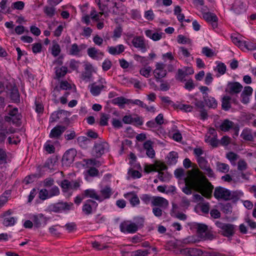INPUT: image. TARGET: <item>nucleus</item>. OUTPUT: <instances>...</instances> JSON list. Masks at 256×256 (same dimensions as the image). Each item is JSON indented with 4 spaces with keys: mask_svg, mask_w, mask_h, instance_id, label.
I'll return each mask as SVG.
<instances>
[{
    "mask_svg": "<svg viewBox=\"0 0 256 256\" xmlns=\"http://www.w3.org/2000/svg\"><path fill=\"white\" fill-rule=\"evenodd\" d=\"M42 45L40 43H36L32 46V50L34 54L40 52L42 50Z\"/></svg>",
    "mask_w": 256,
    "mask_h": 256,
    "instance_id": "obj_59",
    "label": "nucleus"
},
{
    "mask_svg": "<svg viewBox=\"0 0 256 256\" xmlns=\"http://www.w3.org/2000/svg\"><path fill=\"white\" fill-rule=\"evenodd\" d=\"M234 122L226 119L224 120L222 124L219 126L220 130L224 132L228 131L234 126Z\"/></svg>",
    "mask_w": 256,
    "mask_h": 256,
    "instance_id": "obj_27",
    "label": "nucleus"
},
{
    "mask_svg": "<svg viewBox=\"0 0 256 256\" xmlns=\"http://www.w3.org/2000/svg\"><path fill=\"white\" fill-rule=\"evenodd\" d=\"M243 88L242 86L238 82H230L228 84L225 92L231 96L239 94Z\"/></svg>",
    "mask_w": 256,
    "mask_h": 256,
    "instance_id": "obj_5",
    "label": "nucleus"
},
{
    "mask_svg": "<svg viewBox=\"0 0 256 256\" xmlns=\"http://www.w3.org/2000/svg\"><path fill=\"white\" fill-rule=\"evenodd\" d=\"M47 218L44 217L42 214L34 215L33 216V222L34 226L40 228L42 225L46 224L47 222Z\"/></svg>",
    "mask_w": 256,
    "mask_h": 256,
    "instance_id": "obj_18",
    "label": "nucleus"
},
{
    "mask_svg": "<svg viewBox=\"0 0 256 256\" xmlns=\"http://www.w3.org/2000/svg\"><path fill=\"white\" fill-rule=\"evenodd\" d=\"M100 193L101 194L100 198H102V202L105 199L109 198L112 194V188L108 186L102 188Z\"/></svg>",
    "mask_w": 256,
    "mask_h": 256,
    "instance_id": "obj_23",
    "label": "nucleus"
},
{
    "mask_svg": "<svg viewBox=\"0 0 256 256\" xmlns=\"http://www.w3.org/2000/svg\"><path fill=\"white\" fill-rule=\"evenodd\" d=\"M184 252L190 256H199L202 254V251L196 248H186Z\"/></svg>",
    "mask_w": 256,
    "mask_h": 256,
    "instance_id": "obj_29",
    "label": "nucleus"
},
{
    "mask_svg": "<svg viewBox=\"0 0 256 256\" xmlns=\"http://www.w3.org/2000/svg\"><path fill=\"white\" fill-rule=\"evenodd\" d=\"M76 155V151L74 148H71L67 150L64 154L62 158V164L69 166L74 161Z\"/></svg>",
    "mask_w": 256,
    "mask_h": 256,
    "instance_id": "obj_6",
    "label": "nucleus"
},
{
    "mask_svg": "<svg viewBox=\"0 0 256 256\" xmlns=\"http://www.w3.org/2000/svg\"><path fill=\"white\" fill-rule=\"evenodd\" d=\"M88 56L92 59L98 60L104 56L103 52L97 50L95 47H91L87 50Z\"/></svg>",
    "mask_w": 256,
    "mask_h": 256,
    "instance_id": "obj_13",
    "label": "nucleus"
},
{
    "mask_svg": "<svg viewBox=\"0 0 256 256\" xmlns=\"http://www.w3.org/2000/svg\"><path fill=\"white\" fill-rule=\"evenodd\" d=\"M215 224L222 230L221 234L224 236L230 237L235 233L236 226L232 224L222 223L220 221H216Z\"/></svg>",
    "mask_w": 256,
    "mask_h": 256,
    "instance_id": "obj_3",
    "label": "nucleus"
},
{
    "mask_svg": "<svg viewBox=\"0 0 256 256\" xmlns=\"http://www.w3.org/2000/svg\"><path fill=\"white\" fill-rule=\"evenodd\" d=\"M108 49L110 54L112 55H116L122 53L124 50V47L122 44H119L116 47L109 46Z\"/></svg>",
    "mask_w": 256,
    "mask_h": 256,
    "instance_id": "obj_25",
    "label": "nucleus"
},
{
    "mask_svg": "<svg viewBox=\"0 0 256 256\" xmlns=\"http://www.w3.org/2000/svg\"><path fill=\"white\" fill-rule=\"evenodd\" d=\"M152 204L154 206H159L163 208H166L168 205V201L166 198L160 196L153 197Z\"/></svg>",
    "mask_w": 256,
    "mask_h": 256,
    "instance_id": "obj_16",
    "label": "nucleus"
},
{
    "mask_svg": "<svg viewBox=\"0 0 256 256\" xmlns=\"http://www.w3.org/2000/svg\"><path fill=\"white\" fill-rule=\"evenodd\" d=\"M231 39H232V42L234 44H236V46L242 49H243L244 48H246L248 50H252V48L250 47V46L248 42H247L246 41L242 40L238 36H232Z\"/></svg>",
    "mask_w": 256,
    "mask_h": 256,
    "instance_id": "obj_14",
    "label": "nucleus"
},
{
    "mask_svg": "<svg viewBox=\"0 0 256 256\" xmlns=\"http://www.w3.org/2000/svg\"><path fill=\"white\" fill-rule=\"evenodd\" d=\"M120 229L123 232L134 233L138 229V226L134 223L129 224L127 222H124L120 224Z\"/></svg>",
    "mask_w": 256,
    "mask_h": 256,
    "instance_id": "obj_9",
    "label": "nucleus"
},
{
    "mask_svg": "<svg viewBox=\"0 0 256 256\" xmlns=\"http://www.w3.org/2000/svg\"><path fill=\"white\" fill-rule=\"evenodd\" d=\"M146 35L154 41L160 40L162 38V32H153L152 30H148L145 32Z\"/></svg>",
    "mask_w": 256,
    "mask_h": 256,
    "instance_id": "obj_24",
    "label": "nucleus"
},
{
    "mask_svg": "<svg viewBox=\"0 0 256 256\" xmlns=\"http://www.w3.org/2000/svg\"><path fill=\"white\" fill-rule=\"evenodd\" d=\"M77 140L80 146H85L90 142V140L84 136L78 137Z\"/></svg>",
    "mask_w": 256,
    "mask_h": 256,
    "instance_id": "obj_55",
    "label": "nucleus"
},
{
    "mask_svg": "<svg viewBox=\"0 0 256 256\" xmlns=\"http://www.w3.org/2000/svg\"><path fill=\"white\" fill-rule=\"evenodd\" d=\"M7 155L6 152L2 148H0V164L6 162Z\"/></svg>",
    "mask_w": 256,
    "mask_h": 256,
    "instance_id": "obj_54",
    "label": "nucleus"
},
{
    "mask_svg": "<svg viewBox=\"0 0 256 256\" xmlns=\"http://www.w3.org/2000/svg\"><path fill=\"white\" fill-rule=\"evenodd\" d=\"M104 88V86L103 84L98 86L95 84H92L90 86V92L93 96H96L100 94L101 90Z\"/></svg>",
    "mask_w": 256,
    "mask_h": 256,
    "instance_id": "obj_30",
    "label": "nucleus"
},
{
    "mask_svg": "<svg viewBox=\"0 0 256 256\" xmlns=\"http://www.w3.org/2000/svg\"><path fill=\"white\" fill-rule=\"evenodd\" d=\"M10 97L11 100L14 102H16L20 101V94L16 86H13L11 89Z\"/></svg>",
    "mask_w": 256,
    "mask_h": 256,
    "instance_id": "obj_31",
    "label": "nucleus"
},
{
    "mask_svg": "<svg viewBox=\"0 0 256 256\" xmlns=\"http://www.w3.org/2000/svg\"><path fill=\"white\" fill-rule=\"evenodd\" d=\"M8 134V130L6 128L0 129V144L4 142L6 135Z\"/></svg>",
    "mask_w": 256,
    "mask_h": 256,
    "instance_id": "obj_50",
    "label": "nucleus"
},
{
    "mask_svg": "<svg viewBox=\"0 0 256 256\" xmlns=\"http://www.w3.org/2000/svg\"><path fill=\"white\" fill-rule=\"evenodd\" d=\"M132 43L134 47L140 48L142 52L146 51V44L142 36H137L134 37L132 39Z\"/></svg>",
    "mask_w": 256,
    "mask_h": 256,
    "instance_id": "obj_8",
    "label": "nucleus"
},
{
    "mask_svg": "<svg viewBox=\"0 0 256 256\" xmlns=\"http://www.w3.org/2000/svg\"><path fill=\"white\" fill-rule=\"evenodd\" d=\"M95 206L96 207L98 204L94 200H88L82 206V211L86 215H90L92 213V206Z\"/></svg>",
    "mask_w": 256,
    "mask_h": 256,
    "instance_id": "obj_12",
    "label": "nucleus"
},
{
    "mask_svg": "<svg viewBox=\"0 0 256 256\" xmlns=\"http://www.w3.org/2000/svg\"><path fill=\"white\" fill-rule=\"evenodd\" d=\"M231 10L237 14H239L245 11L244 4L240 0H236L231 8Z\"/></svg>",
    "mask_w": 256,
    "mask_h": 256,
    "instance_id": "obj_21",
    "label": "nucleus"
},
{
    "mask_svg": "<svg viewBox=\"0 0 256 256\" xmlns=\"http://www.w3.org/2000/svg\"><path fill=\"white\" fill-rule=\"evenodd\" d=\"M240 136L244 140L248 141H252L253 136L250 132L248 131H243Z\"/></svg>",
    "mask_w": 256,
    "mask_h": 256,
    "instance_id": "obj_52",
    "label": "nucleus"
},
{
    "mask_svg": "<svg viewBox=\"0 0 256 256\" xmlns=\"http://www.w3.org/2000/svg\"><path fill=\"white\" fill-rule=\"evenodd\" d=\"M38 197L43 200L50 198L48 190L46 188L42 189L39 192Z\"/></svg>",
    "mask_w": 256,
    "mask_h": 256,
    "instance_id": "obj_47",
    "label": "nucleus"
},
{
    "mask_svg": "<svg viewBox=\"0 0 256 256\" xmlns=\"http://www.w3.org/2000/svg\"><path fill=\"white\" fill-rule=\"evenodd\" d=\"M15 218L14 217L6 218L3 222V224L6 226H12L15 223Z\"/></svg>",
    "mask_w": 256,
    "mask_h": 256,
    "instance_id": "obj_51",
    "label": "nucleus"
},
{
    "mask_svg": "<svg viewBox=\"0 0 256 256\" xmlns=\"http://www.w3.org/2000/svg\"><path fill=\"white\" fill-rule=\"evenodd\" d=\"M60 186L63 191L66 192L69 190L76 189L80 186V184L77 182H70L68 180H64L62 182Z\"/></svg>",
    "mask_w": 256,
    "mask_h": 256,
    "instance_id": "obj_10",
    "label": "nucleus"
},
{
    "mask_svg": "<svg viewBox=\"0 0 256 256\" xmlns=\"http://www.w3.org/2000/svg\"><path fill=\"white\" fill-rule=\"evenodd\" d=\"M70 88V85L67 81H62L60 83V88L56 86L54 88V90L59 91L60 89L67 90L68 88Z\"/></svg>",
    "mask_w": 256,
    "mask_h": 256,
    "instance_id": "obj_48",
    "label": "nucleus"
},
{
    "mask_svg": "<svg viewBox=\"0 0 256 256\" xmlns=\"http://www.w3.org/2000/svg\"><path fill=\"white\" fill-rule=\"evenodd\" d=\"M200 168L202 170L204 168H206L209 164L208 160L204 158H199L196 160Z\"/></svg>",
    "mask_w": 256,
    "mask_h": 256,
    "instance_id": "obj_42",
    "label": "nucleus"
},
{
    "mask_svg": "<svg viewBox=\"0 0 256 256\" xmlns=\"http://www.w3.org/2000/svg\"><path fill=\"white\" fill-rule=\"evenodd\" d=\"M92 76V70L88 66L85 68V71L82 74V78L84 80H90Z\"/></svg>",
    "mask_w": 256,
    "mask_h": 256,
    "instance_id": "obj_46",
    "label": "nucleus"
},
{
    "mask_svg": "<svg viewBox=\"0 0 256 256\" xmlns=\"http://www.w3.org/2000/svg\"><path fill=\"white\" fill-rule=\"evenodd\" d=\"M130 196H132V198L130 199V204L133 206H134L140 204V202L139 198L136 194L135 192H131L124 194V197L126 198H128Z\"/></svg>",
    "mask_w": 256,
    "mask_h": 256,
    "instance_id": "obj_22",
    "label": "nucleus"
},
{
    "mask_svg": "<svg viewBox=\"0 0 256 256\" xmlns=\"http://www.w3.org/2000/svg\"><path fill=\"white\" fill-rule=\"evenodd\" d=\"M197 233L199 234H202L208 230V226L204 224H197L196 225Z\"/></svg>",
    "mask_w": 256,
    "mask_h": 256,
    "instance_id": "obj_39",
    "label": "nucleus"
},
{
    "mask_svg": "<svg viewBox=\"0 0 256 256\" xmlns=\"http://www.w3.org/2000/svg\"><path fill=\"white\" fill-rule=\"evenodd\" d=\"M218 72L221 74H224L226 70V66L224 63H220L217 66Z\"/></svg>",
    "mask_w": 256,
    "mask_h": 256,
    "instance_id": "obj_63",
    "label": "nucleus"
},
{
    "mask_svg": "<svg viewBox=\"0 0 256 256\" xmlns=\"http://www.w3.org/2000/svg\"><path fill=\"white\" fill-rule=\"evenodd\" d=\"M216 169L220 172L226 173L229 171L230 167L226 164L218 162H216Z\"/></svg>",
    "mask_w": 256,
    "mask_h": 256,
    "instance_id": "obj_32",
    "label": "nucleus"
},
{
    "mask_svg": "<svg viewBox=\"0 0 256 256\" xmlns=\"http://www.w3.org/2000/svg\"><path fill=\"white\" fill-rule=\"evenodd\" d=\"M24 6V3L22 1H18L12 4V8L14 9L22 10Z\"/></svg>",
    "mask_w": 256,
    "mask_h": 256,
    "instance_id": "obj_56",
    "label": "nucleus"
},
{
    "mask_svg": "<svg viewBox=\"0 0 256 256\" xmlns=\"http://www.w3.org/2000/svg\"><path fill=\"white\" fill-rule=\"evenodd\" d=\"M48 192L50 198L57 196L59 195L60 193V190L57 186L52 187Z\"/></svg>",
    "mask_w": 256,
    "mask_h": 256,
    "instance_id": "obj_45",
    "label": "nucleus"
},
{
    "mask_svg": "<svg viewBox=\"0 0 256 256\" xmlns=\"http://www.w3.org/2000/svg\"><path fill=\"white\" fill-rule=\"evenodd\" d=\"M187 76L184 70L182 69H178L177 74H176L175 78L176 80H178L180 82H183L185 80L184 78Z\"/></svg>",
    "mask_w": 256,
    "mask_h": 256,
    "instance_id": "obj_40",
    "label": "nucleus"
},
{
    "mask_svg": "<svg viewBox=\"0 0 256 256\" xmlns=\"http://www.w3.org/2000/svg\"><path fill=\"white\" fill-rule=\"evenodd\" d=\"M112 64L110 60L106 59L104 60L102 64V70L104 71H107L112 67Z\"/></svg>",
    "mask_w": 256,
    "mask_h": 256,
    "instance_id": "obj_57",
    "label": "nucleus"
},
{
    "mask_svg": "<svg viewBox=\"0 0 256 256\" xmlns=\"http://www.w3.org/2000/svg\"><path fill=\"white\" fill-rule=\"evenodd\" d=\"M202 52L207 57H212L216 56V54L212 50L209 48L208 47L203 48L202 50Z\"/></svg>",
    "mask_w": 256,
    "mask_h": 256,
    "instance_id": "obj_53",
    "label": "nucleus"
},
{
    "mask_svg": "<svg viewBox=\"0 0 256 256\" xmlns=\"http://www.w3.org/2000/svg\"><path fill=\"white\" fill-rule=\"evenodd\" d=\"M22 115L18 112L17 108H14L9 111L8 116L4 117V120L7 122H12V124H16V126H20L21 124L20 120Z\"/></svg>",
    "mask_w": 256,
    "mask_h": 256,
    "instance_id": "obj_4",
    "label": "nucleus"
},
{
    "mask_svg": "<svg viewBox=\"0 0 256 256\" xmlns=\"http://www.w3.org/2000/svg\"><path fill=\"white\" fill-rule=\"evenodd\" d=\"M178 158V154L175 152H171L168 156L170 164H172L176 162V158Z\"/></svg>",
    "mask_w": 256,
    "mask_h": 256,
    "instance_id": "obj_41",
    "label": "nucleus"
},
{
    "mask_svg": "<svg viewBox=\"0 0 256 256\" xmlns=\"http://www.w3.org/2000/svg\"><path fill=\"white\" fill-rule=\"evenodd\" d=\"M110 118L108 114H102L100 121V124L102 126H107L108 123V121Z\"/></svg>",
    "mask_w": 256,
    "mask_h": 256,
    "instance_id": "obj_44",
    "label": "nucleus"
},
{
    "mask_svg": "<svg viewBox=\"0 0 256 256\" xmlns=\"http://www.w3.org/2000/svg\"><path fill=\"white\" fill-rule=\"evenodd\" d=\"M214 196L217 200H230L236 198L234 192L232 193L228 190L222 187L217 186L215 188Z\"/></svg>",
    "mask_w": 256,
    "mask_h": 256,
    "instance_id": "obj_2",
    "label": "nucleus"
},
{
    "mask_svg": "<svg viewBox=\"0 0 256 256\" xmlns=\"http://www.w3.org/2000/svg\"><path fill=\"white\" fill-rule=\"evenodd\" d=\"M203 99L204 103L209 108H216L217 107V101L214 98L208 96V94L203 96Z\"/></svg>",
    "mask_w": 256,
    "mask_h": 256,
    "instance_id": "obj_19",
    "label": "nucleus"
},
{
    "mask_svg": "<svg viewBox=\"0 0 256 256\" xmlns=\"http://www.w3.org/2000/svg\"><path fill=\"white\" fill-rule=\"evenodd\" d=\"M154 73L156 81L158 82L160 79L166 76L167 72L166 70H158V69H155L154 71Z\"/></svg>",
    "mask_w": 256,
    "mask_h": 256,
    "instance_id": "obj_35",
    "label": "nucleus"
},
{
    "mask_svg": "<svg viewBox=\"0 0 256 256\" xmlns=\"http://www.w3.org/2000/svg\"><path fill=\"white\" fill-rule=\"evenodd\" d=\"M232 100V98L229 96H224L222 98V108L224 110H228L231 108L230 101Z\"/></svg>",
    "mask_w": 256,
    "mask_h": 256,
    "instance_id": "obj_26",
    "label": "nucleus"
},
{
    "mask_svg": "<svg viewBox=\"0 0 256 256\" xmlns=\"http://www.w3.org/2000/svg\"><path fill=\"white\" fill-rule=\"evenodd\" d=\"M65 227L69 232H72L76 229V225L74 222L68 223L65 225Z\"/></svg>",
    "mask_w": 256,
    "mask_h": 256,
    "instance_id": "obj_58",
    "label": "nucleus"
},
{
    "mask_svg": "<svg viewBox=\"0 0 256 256\" xmlns=\"http://www.w3.org/2000/svg\"><path fill=\"white\" fill-rule=\"evenodd\" d=\"M98 170L94 167L90 168L88 170V173L90 176H96L98 174Z\"/></svg>",
    "mask_w": 256,
    "mask_h": 256,
    "instance_id": "obj_64",
    "label": "nucleus"
},
{
    "mask_svg": "<svg viewBox=\"0 0 256 256\" xmlns=\"http://www.w3.org/2000/svg\"><path fill=\"white\" fill-rule=\"evenodd\" d=\"M68 72V68L66 66L56 67L55 68L56 76L57 78L64 77Z\"/></svg>",
    "mask_w": 256,
    "mask_h": 256,
    "instance_id": "obj_28",
    "label": "nucleus"
},
{
    "mask_svg": "<svg viewBox=\"0 0 256 256\" xmlns=\"http://www.w3.org/2000/svg\"><path fill=\"white\" fill-rule=\"evenodd\" d=\"M152 144L153 142L151 140H147L144 144V148L146 150V155L150 158H153L155 156Z\"/></svg>",
    "mask_w": 256,
    "mask_h": 256,
    "instance_id": "obj_20",
    "label": "nucleus"
},
{
    "mask_svg": "<svg viewBox=\"0 0 256 256\" xmlns=\"http://www.w3.org/2000/svg\"><path fill=\"white\" fill-rule=\"evenodd\" d=\"M70 54L74 56H78L80 52L78 46L76 44L72 45L69 51Z\"/></svg>",
    "mask_w": 256,
    "mask_h": 256,
    "instance_id": "obj_43",
    "label": "nucleus"
},
{
    "mask_svg": "<svg viewBox=\"0 0 256 256\" xmlns=\"http://www.w3.org/2000/svg\"><path fill=\"white\" fill-rule=\"evenodd\" d=\"M129 101H130V100H128L122 96H120L114 98L112 100V103L114 104H116L122 107L124 104L128 103V102Z\"/></svg>",
    "mask_w": 256,
    "mask_h": 256,
    "instance_id": "obj_34",
    "label": "nucleus"
},
{
    "mask_svg": "<svg viewBox=\"0 0 256 256\" xmlns=\"http://www.w3.org/2000/svg\"><path fill=\"white\" fill-rule=\"evenodd\" d=\"M51 50L52 54L54 56L56 57L58 56L61 52L60 44L57 42L53 41Z\"/></svg>",
    "mask_w": 256,
    "mask_h": 256,
    "instance_id": "obj_33",
    "label": "nucleus"
},
{
    "mask_svg": "<svg viewBox=\"0 0 256 256\" xmlns=\"http://www.w3.org/2000/svg\"><path fill=\"white\" fill-rule=\"evenodd\" d=\"M151 68L150 66L147 68H143L140 70V74L146 78H148L150 76V73L151 71Z\"/></svg>",
    "mask_w": 256,
    "mask_h": 256,
    "instance_id": "obj_62",
    "label": "nucleus"
},
{
    "mask_svg": "<svg viewBox=\"0 0 256 256\" xmlns=\"http://www.w3.org/2000/svg\"><path fill=\"white\" fill-rule=\"evenodd\" d=\"M156 170L158 172H162V170H166L167 169L166 166L162 163V162H159L156 163L154 165Z\"/></svg>",
    "mask_w": 256,
    "mask_h": 256,
    "instance_id": "obj_61",
    "label": "nucleus"
},
{
    "mask_svg": "<svg viewBox=\"0 0 256 256\" xmlns=\"http://www.w3.org/2000/svg\"><path fill=\"white\" fill-rule=\"evenodd\" d=\"M84 162L88 166H92L100 167L102 165L100 162L95 158L84 159Z\"/></svg>",
    "mask_w": 256,
    "mask_h": 256,
    "instance_id": "obj_36",
    "label": "nucleus"
},
{
    "mask_svg": "<svg viewBox=\"0 0 256 256\" xmlns=\"http://www.w3.org/2000/svg\"><path fill=\"white\" fill-rule=\"evenodd\" d=\"M108 147V143L102 142L95 144L94 150L95 152L94 156L96 158H100L104 153L105 150Z\"/></svg>",
    "mask_w": 256,
    "mask_h": 256,
    "instance_id": "obj_11",
    "label": "nucleus"
},
{
    "mask_svg": "<svg viewBox=\"0 0 256 256\" xmlns=\"http://www.w3.org/2000/svg\"><path fill=\"white\" fill-rule=\"evenodd\" d=\"M204 18L208 22L218 21V18L216 14L211 12H206L203 14Z\"/></svg>",
    "mask_w": 256,
    "mask_h": 256,
    "instance_id": "obj_37",
    "label": "nucleus"
},
{
    "mask_svg": "<svg viewBox=\"0 0 256 256\" xmlns=\"http://www.w3.org/2000/svg\"><path fill=\"white\" fill-rule=\"evenodd\" d=\"M55 11V8L52 6H46L44 8V12L50 18H52L54 15Z\"/></svg>",
    "mask_w": 256,
    "mask_h": 256,
    "instance_id": "obj_38",
    "label": "nucleus"
},
{
    "mask_svg": "<svg viewBox=\"0 0 256 256\" xmlns=\"http://www.w3.org/2000/svg\"><path fill=\"white\" fill-rule=\"evenodd\" d=\"M185 186L182 191L187 195L191 194L192 190L200 193L194 194V198L198 202H203V196L210 199L212 196L214 186L202 172L198 168L188 171V176L184 178Z\"/></svg>",
    "mask_w": 256,
    "mask_h": 256,
    "instance_id": "obj_1",
    "label": "nucleus"
},
{
    "mask_svg": "<svg viewBox=\"0 0 256 256\" xmlns=\"http://www.w3.org/2000/svg\"><path fill=\"white\" fill-rule=\"evenodd\" d=\"M247 168V164L246 162L243 160H240L238 161V168L240 170H244Z\"/></svg>",
    "mask_w": 256,
    "mask_h": 256,
    "instance_id": "obj_60",
    "label": "nucleus"
},
{
    "mask_svg": "<svg viewBox=\"0 0 256 256\" xmlns=\"http://www.w3.org/2000/svg\"><path fill=\"white\" fill-rule=\"evenodd\" d=\"M73 205L72 202H60L51 206V210L56 212L62 210H69L72 208Z\"/></svg>",
    "mask_w": 256,
    "mask_h": 256,
    "instance_id": "obj_7",
    "label": "nucleus"
},
{
    "mask_svg": "<svg viewBox=\"0 0 256 256\" xmlns=\"http://www.w3.org/2000/svg\"><path fill=\"white\" fill-rule=\"evenodd\" d=\"M66 128L62 126H56L51 130L50 137L51 138H58L66 130Z\"/></svg>",
    "mask_w": 256,
    "mask_h": 256,
    "instance_id": "obj_17",
    "label": "nucleus"
},
{
    "mask_svg": "<svg viewBox=\"0 0 256 256\" xmlns=\"http://www.w3.org/2000/svg\"><path fill=\"white\" fill-rule=\"evenodd\" d=\"M202 170L204 171V174L207 175L208 177L215 178L216 176L214 172L210 165L207 166L206 168H204Z\"/></svg>",
    "mask_w": 256,
    "mask_h": 256,
    "instance_id": "obj_49",
    "label": "nucleus"
},
{
    "mask_svg": "<svg viewBox=\"0 0 256 256\" xmlns=\"http://www.w3.org/2000/svg\"><path fill=\"white\" fill-rule=\"evenodd\" d=\"M84 198H91L97 200L100 202H102V198L100 196L94 189H87L84 190L82 194Z\"/></svg>",
    "mask_w": 256,
    "mask_h": 256,
    "instance_id": "obj_15",
    "label": "nucleus"
}]
</instances>
